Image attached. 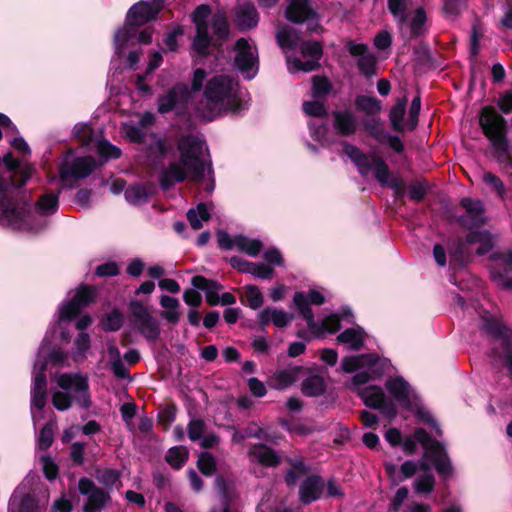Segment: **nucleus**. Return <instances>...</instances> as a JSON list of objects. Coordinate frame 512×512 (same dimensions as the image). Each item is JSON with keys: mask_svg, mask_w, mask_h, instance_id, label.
<instances>
[{"mask_svg": "<svg viewBox=\"0 0 512 512\" xmlns=\"http://www.w3.org/2000/svg\"><path fill=\"white\" fill-rule=\"evenodd\" d=\"M78 486L81 494L88 495L87 502L84 505L85 512H100L110 500L108 493L95 487L94 483L87 478L80 479Z\"/></svg>", "mask_w": 512, "mask_h": 512, "instance_id": "f3484780", "label": "nucleus"}, {"mask_svg": "<svg viewBox=\"0 0 512 512\" xmlns=\"http://www.w3.org/2000/svg\"><path fill=\"white\" fill-rule=\"evenodd\" d=\"M95 148L100 156L108 158H119L121 156V150L116 146L111 145L106 140H96Z\"/></svg>", "mask_w": 512, "mask_h": 512, "instance_id": "6e6d98bb", "label": "nucleus"}, {"mask_svg": "<svg viewBox=\"0 0 512 512\" xmlns=\"http://www.w3.org/2000/svg\"><path fill=\"white\" fill-rule=\"evenodd\" d=\"M205 430V423L200 419H193L188 424V437L195 442L202 438Z\"/></svg>", "mask_w": 512, "mask_h": 512, "instance_id": "bf43d9fd", "label": "nucleus"}, {"mask_svg": "<svg viewBox=\"0 0 512 512\" xmlns=\"http://www.w3.org/2000/svg\"><path fill=\"white\" fill-rule=\"evenodd\" d=\"M407 105V98L403 97L398 99L396 104L390 110V121L393 128L397 131H402L405 127L403 118L405 115Z\"/></svg>", "mask_w": 512, "mask_h": 512, "instance_id": "79ce46f5", "label": "nucleus"}, {"mask_svg": "<svg viewBox=\"0 0 512 512\" xmlns=\"http://www.w3.org/2000/svg\"><path fill=\"white\" fill-rule=\"evenodd\" d=\"M460 204L467 213V218H462L461 220L464 224L475 226L484 223L485 209L480 200L465 197L461 199Z\"/></svg>", "mask_w": 512, "mask_h": 512, "instance_id": "393cba45", "label": "nucleus"}, {"mask_svg": "<svg viewBox=\"0 0 512 512\" xmlns=\"http://www.w3.org/2000/svg\"><path fill=\"white\" fill-rule=\"evenodd\" d=\"M209 15L210 8L207 5H200L192 14L193 22L196 25L197 31L193 41V48L200 55L207 53V49L212 42L208 33V24L206 22Z\"/></svg>", "mask_w": 512, "mask_h": 512, "instance_id": "4468645a", "label": "nucleus"}, {"mask_svg": "<svg viewBox=\"0 0 512 512\" xmlns=\"http://www.w3.org/2000/svg\"><path fill=\"white\" fill-rule=\"evenodd\" d=\"M53 442V424H46L40 431L38 437V445L40 449H47L51 446Z\"/></svg>", "mask_w": 512, "mask_h": 512, "instance_id": "052dcab7", "label": "nucleus"}, {"mask_svg": "<svg viewBox=\"0 0 512 512\" xmlns=\"http://www.w3.org/2000/svg\"><path fill=\"white\" fill-rule=\"evenodd\" d=\"M95 167L96 162L92 157L78 158L70 166H62L60 176L63 182L68 181L69 178H85L92 173Z\"/></svg>", "mask_w": 512, "mask_h": 512, "instance_id": "412c9836", "label": "nucleus"}, {"mask_svg": "<svg viewBox=\"0 0 512 512\" xmlns=\"http://www.w3.org/2000/svg\"><path fill=\"white\" fill-rule=\"evenodd\" d=\"M371 169L374 170V174L376 179L382 184L387 185L389 184V169L388 166L380 159V158H373Z\"/></svg>", "mask_w": 512, "mask_h": 512, "instance_id": "603ef678", "label": "nucleus"}, {"mask_svg": "<svg viewBox=\"0 0 512 512\" xmlns=\"http://www.w3.org/2000/svg\"><path fill=\"white\" fill-rule=\"evenodd\" d=\"M304 112L309 116L323 117L326 115V108L322 102L310 101L303 104Z\"/></svg>", "mask_w": 512, "mask_h": 512, "instance_id": "e2e57ef3", "label": "nucleus"}, {"mask_svg": "<svg viewBox=\"0 0 512 512\" xmlns=\"http://www.w3.org/2000/svg\"><path fill=\"white\" fill-rule=\"evenodd\" d=\"M347 49L352 56H359L357 65L360 72L367 78L372 77L376 70V58L372 53L367 52V45L349 41Z\"/></svg>", "mask_w": 512, "mask_h": 512, "instance_id": "6ab92c4d", "label": "nucleus"}, {"mask_svg": "<svg viewBox=\"0 0 512 512\" xmlns=\"http://www.w3.org/2000/svg\"><path fill=\"white\" fill-rule=\"evenodd\" d=\"M136 325L145 338L149 340L158 338L160 333L158 321L151 315L138 322Z\"/></svg>", "mask_w": 512, "mask_h": 512, "instance_id": "c03bdc74", "label": "nucleus"}, {"mask_svg": "<svg viewBox=\"0 0 512 512\" xmlns=\"http://www.w3.org/2000/svg\"><path fill=\"white\" fill-rule=\"evenodd\" d=\"M334 116V127L339 134L343 136H349L356 132L357 121L348 110L336 111L333 113Z\"/></svg>", "mask_w": 512, "mask_h": 512, "instance_id": "cd10ccee", "label": "nucleus"}, {"mask_svg": "<svg viewBox=\"0 0 512 512\" xmlns=\"http://www.w3.org/2000/svg\"><path fill=\"white\" fill-rule=\"evenodd\" d=\"M313 95L315 97L325 96L329 93L331 86L327 78L324 77H313Z\"/></svg>", "mask_w": 512, "mask_h": 512, "instance_id": "0e129e2a", "label": "nucleus"}, {"mask_svg": "<svg viewBox=\"0 0 512 512\" xmlns=\"http://www.w3.org/2000/svg\"><path fill=\"white\" fill-rule=\"evenodd\" d=\"M131 33L127 26H125L123 29L119 30L115 34V48L116 53L118 55H121L123 53L124 47L128 40L130 39Z\"/></svg>", "mask_w": 512, "mask_h": 512, "instance_id": "774afa93", "label": "nucleus"}, {"mask_svg": "<svg viewBox=\"0 0 512 512\" xmlns=\"http://www.w3.org/2000/svg\"><path fill=\"white\" fill-rule=\"evenodd\" d=\"M97 479L107 488L117 487L120 483V473L115 469H104L98 471Z\"/></svg>", "mask_w": 512, "mask_h": 512, "instance_id": "de8ad7c7", "label": "nucleus"}, {"mask_svg": "<svg viewBox=\"0 0 512 512\" xmlns=\"http://www.w3.org/2000/svg\"><path fill=\"white\" fill-rule=\"evenodd\" d=\"M289 4L285 10V17L297 24L307 23V30L310 33L320 29L317 13L309 7L308 0H288Z\"/></svg>", "mask_w": 512, "mask_h": 512, "instance_id": "9b49d317", "label": "nucleus"}, {"mask_svg": "<svg viewBox=\"0 0 512 512\" xmlns=\"http://www.w3.org/2000/svg\"><path fill=\"white\" fill-rule=\"evenodd\" d=\"M426 22L425 11L421 8L417 9L411 20V35L417 37L424 31V24Z\"/></svg>", "mask_w": 512, "mask_h": 512, "instance_id": "13d9d810", "label": "nucleus"}, {"mask_svg": "<svg viewBox=\"0 0 512 512\" xmlns=\"http://www.w3.org/2000/svg\"><path fill=\"white\" fill-rule=\"evenodd\" d=\"M304 371L301 366H291L275 371L269 378V385L276 390H284L294 384Z\"/></svg>", "mask_w": 512, "mask_h": 512, "instance_id": "4be33fe9", "label": "nucleus"}, {"mask_svg": "<svg viewBox=\"0 0 512 512\" xmlns=\"http://www.w3.org/2000/svg\"><path fill=\"white\" fill-rule=\"evenodd\" d=\"M325 301L324 296L317 290H310L307 294L296 292L293 298L294 305L307 322L311 337L306 336L305 331H299L297 336L309 341L312 337H323L327 333H335L340 328V322L354 323V314L350 307H342L339 312L326 316L321 322L314 320L311 304L321 305Z\"/></svg>", "mask_w": 512, "mask_h": 512, "instance_id": "7ed1b4c3", "label": "nucleus"}, {"mask_svg": "<svg viewBox=\"0 0 512 512\" xmlns=\"http://www.w3.org/2000/svg\"><path fill=\"white\" fill-rule=\"evenodd\" d=\"M44 370L45 363H42L40 370L36 372L33 377L31 388V414L34 423L42 418V409L46 405L47 380Z\"/></svg>", "mask_w": 512, "mask_h": 512, "instance_id": "2eb2a0df", "label": "nucleus"}, {"mask_svg": "<svg viewBox=\"0 0 512 512\" xmlns=\"http://www.w3.org/2000/svg\"><path fill=\"white\" fill-rule=\"evenodd\" d=\"M417 443L421 444L424 457L430 460L436 471L443 478L452 474V466L443 445L433 440L430 435L422 428H417L412 436L405 438L402 443L403 450L407 454H413L416 451Z\"/></svg>", "mask_w": 512, "mask_h": 512, "instance_id": "39448f33", "label": "nucleus"}, {"mask_svg": "<svg viewBox=\"0 0 512 512\" xmlns=\"http://www.w3.org/2000/svg\"><path fill=\"white\" fill-rule=\"evenodd\" d=\"M123 323V315L119 311H112L102 320V327L106 331H117Z\"/></svg>", "mask_w": 512, "mask_h": 512, "instance_id": "4d7b16f0", "label": "nucleus"}, {"mask_svg": "<svg viewBox=\"0 0 512 512\" xmlns=\"http://www.w3.org/2000/svg\"><path fill=\"white\" fill-rule=\"evenodd\" d=\"M388 366H390L388 359H380L375 354L348 356L341 363V367L345 372L351 373L359 368L367 367L376 376L383 374Z\"/></svg>", "mask_w": 512, "mask_h": 512, "instance_id": "ddd939ff", "label": "nucleus"}, {"mask_svg": "<svg viewBox=\"0 0 512 512\" xmlns=\"http://www.w3.org/2000/svg\"><path fill=\"white\" fill-rule=\"evenodd\" d=\"M249 456L253 462H257L268 467L276 466L280 462V457L277 453L270 447L263 444H257L251 447Z\"/></svg>", "mask_w": 512, "mask_h": 512, "instance_id": "bb28decb", "label": "nucleus"}, {"mask_svg": "<svg viewBox=\"0 0 512 512\" xmlns=\"http://www.w3.org/2000/svg\"><path fill=\"white\" fill-rule=\"evenodd\" d=\"M58 207V197L53 193L43 195L35 205L34 211L41 215L54 213Z\"/></svg>", "mask_w": 512, "mask_h": 512, "instance_id": "37998d69", "label": "nucleus"}, {"mask_svg": "<svg viewBox=\"0 0 512 512\" xmlns=\"http://www.w3.org/2000/svg\"><path fill=\"white\" fill-rule=\"evenodd\" d=\"M5 206L8 208L9 212L12 210H15L14 216L20 218L22 220V223L19 226L14 225H8L15 229H28V230H34L38 227H41V224H38V226L34 225V221L36 220V212L31 209L29 205L24 203L23 205H15L10 200L5 202Z\"/></svg>", "mask_w": 512, "mask_h": 512, "instance_id": "b1692460", "label": "nucleus"}, {"mask_svg": "<svg viewBox=\"0 0 512 512\" xmlns=\"http://www.w3.org/2000/svg\"><path fill=\"white\" fill-rule=\"evenodd\" d=\"M91 347L90 336L86 332H80L74 339L71 357L75 362L84 361Z\"/></svg>", "mask_w": 512, "mask_h": 512, "instance_id": "473e14b6", "label": "nucleus"}, {"mask_svg": "<svg viewBox=\"0 0 512 512\" xmlns=\"http://www.w3.org/2000/svg\"><path fill=\"white\" fill-rule=\"evenodd\" d=\"M481 329L499 342L503 349L505 365L512 375V330L508 329L496 311H484L481 314Z\"/></svg>", "mask_w": 512, "mask_h": 512, "instance_id": "6e6552de", "label": "nucleus"}, {"mask_svg": "<svg viewBox=\"0 0 512 512\" xmlns=\"http://www.w3.org/2000/svg\"><path fill=\"white\" fill-rule=\"evenodd\" d=\"M420 108H421V100H420V97L417 96L413 99V101L411 103L410 110H409V116H408V120L406 123V126L410 130H413L418 123V115L420 112Z\"/></svg>", "mask_w": 512, "mask_h": 512, "instance_id": "680f3d73", "label": "nucleus"}, {"mask_svg": "<svg viewBox=\"0 0 512 512\" xmlns=\"http://www.w3.org/2000/svg\"><path fill=\"white\" fill-rule=\"evenodd\" d=\"M59 390L52 394V404L59 411L68 410L75 402L79 407L91 406L88 377L82 373H62L56 377Z\"/></svg>", "mask_w": 512, "mask_h": 512, "instance_id": "20e7f679", "label": "nucleus"}, {"mask_svg": "<svg viewBox=\"0 0 512 512\" xmlns=\"http://www.w3.org/2000/svg\"><path fill=\"white\" fill-rule=\"evenodd\" d=\"M258 20L256 8L250 3L241 4L235 10V24L241 30L255 27Z\"/></svg>", "mask_w": 512, "mask_h": 512, "instance_id": "a878e982", "label": "nucleus"}, {"mask_svg": "<svg viewBox=\"0 0 512 512\" xmlns=\"http://www.w3.org/2000/svg\"><path fill=\"white\" fill-rule=\"evenodd\" d=\"M96 290H78L75 297L59 308V321L69 320L76 316L82 308L86 307L96 297Z\"/></svg>", "mask_w": 512, "mask_h": 512, "instance_id": "a211bd4d", "label": "nucleus"}, {"mask_svg": "<svg viewBox=\"0 0 512 512\" xmlns=\"http://www.w3.org/2000/svg\"><path fill=\"white\" fill-rule=\"evenodd\" d=\"M358 394L366 406L380 410L389 419L396 417V405L386 397L381 387L367 386L359 389Z\"/></svg>", "mask_w": 512, "mask_h": 512, "instance_id": "f8f14e48", "label": "nucleus"}, {"mask_svg": "<svg viewBox=\"0 0 512 512\" xmlns=\"http://www.w3.org/2000/svg\"><path fill=\"white\" fill-rule=\"evenodd\" d=\"M385 388L389 393V400L401 407L413 409L417 406V395L410 384L401 376L390 377L386 380Z\"/></svg>", "mask_w": 512, "mask_h": 512, "instance_id": "1a4fd4ad", "label": "nucleus"}, {"mask_svg": "<svg viewBox=\"0 0 512 512\" xmlns=\"http://www.w3.org/2000/svg\"><path fill=\"white\" fill-rule=\"evenodd\" d=\"M206 78V71L198 68L194 71L191 89L185 85H175L165 95L158 99V112L168 113L178 106H184L193 97L194 93L200 92Z\"/></svg>", "mask_w": 512, "mask_h": 512, "instance_id": "0eeeda50", "label": "nucleus"}, {"mask_svg": "<svg viewBox=\"0 0 512 512\" xmlns=\"http://www.w3.org/2000/svg\"><path fill=\"white\" fill-rule=\"evenodd\" d=\"M187 218L191 227L198 230L202 227L203 222L209 220L210 214L207 206L204 203H200L196 208H192L188 211Z\"/></svg>", "mask_w": 512, "mask_h": 512, "instance_id": "ea45409f", "label": "nucleus"}, {"mask_svg": "<svg viewBox=\"0 0 512 512\" xmlns=\"http://www.w3.org/2000/svg\"><path fill=\"white\" fill-rule=\"evenodd\" d=\"M482 181L489 186L499 197L503 198L505 195V186L502 180L491 172H484L482 174Z\"/></svg>", "mask_w": 512, "mask_h": 512, "instance_id": "3c124183", "label": "nucleus"}, {"mask_svg": "<svg viewBox=\"0 0 512 512\" xmlns=\"http://www.w3.org/2000/svg\"><path fill=\"white\" fill-rule=\"evenodd\" d=\"M74 137L77 138L83 145L89 146L93 143L92 128L86 123H78L73 129Z\"/></svg>", "mask_w": 512, "mask_h": 512, "instance_id": "8fccbe9b", "label": "nucleus"}, {"mask_svg": "<svg viewBox=\"0 0 512 512\" xmlns=\"http://www.w3.org/2000/svg\"><path fill=\"white\" fill-rule=\"evenodd\" d=\"M276 39L282 48H294L300 41L298 30L284 26L277 31Z\"/></svg>", "mask_w": 512, "mask_h": 512, "instance_id": "4c0bfd02", "label": "nucleus"}, {"mask_svg": "<svg viewBox=\"0 0 512 512\" xmlns=\"http://www.w3.org/2000/svg\"><path fill=\"white\" fill-rule=\"evenodd\" d=\"M325 390L324 379L320 375H311L302 382V392L306 396L321 395Z\"/></svg>", "mask_w": 512, "mask_h": 512, "instance_id": "58836bf2", "label": "nucleus"}, {"mask_svg": "<svg viewBox=\"0 0 512 512\" xmlns=\"http://www.w3.org/2000/svg\"><path fill=\"white\" fill-rule=\"evenodd\" d=\"M235 247L251 257H256L263 249V244L258 239H251L244 235L234 237Z\"/></svg>", "mask_w": 512, "mask_h": 512, "instance_id": "72a5a7b5", "label": "nucleus"}, {"mask_svg": "<svg viewBox=\"0 0 512 512\" xmlns=\"http://www.w3.org/2000/svg\"><path fill=\"white\" fill-rule=\"evenodd\" d=\"M242 301L247 303V305L252 309H257L263 304V296L260 290H246Z\"/></svg>", "mask_w": 512, "mask_h": 512, "instance_id": "69168bd1", "label": "nucleus"}, {"mask_svg": "<svg viewBox=\"0 0 512 512\" xmlns=\"http://www.w3.org/2000/svg\"><path fill=\"white\" fill-rule=\"evenodd\" d=\"M409 491L406 487L399 488L389 505L390 512H399L404 501L408 498Z\"/></svg>", "mask_w": 512, "mask_h": 512, "instance_id": "338daca9", "label": "nucleus"}, {"mask_svg": "<svg viewBox=\"0 0 512 512\" xmlns=\"http://www.w3.org/2000/svg\"><path fill=\"white\" fill-rule=\"evenodd\" d=\"M356 105L370 115L377 114L381 110V103L375 97L359 96L356 99Z\"/></svg>", "mask_w": 512, "mask_h": 512, "instance_id": "49530a36", "label": "nucleus"}, {"mask_svg": "<svg viewBox=\"0 0 512 512\" xmlns=\"http://www.w3.org/2000/svg\"><path fill=\"white\" fill-rule=\"evenodd\" d=\"M337 340L351 350H359L364 345L365 332L360 326L348 328L337 336Z\"/></svg>", "mask_w": 512, "mask_h": 512, "instance_id": "c85d7f7f", "label": "nucleus"}, {"mask_svg": "<svg viewBox=\"0 0 512 512\" xmlns=\"http://www.w3.org/2000/svg\"><path fill=\"white\" fill-rule=\"evenodd\" d=\"M240 107L238 83L230 76L218 75L207 81L203 99L195 103L194 110L198 117L212 120L223 113L235 112Z\"/></svg>", "mask_w": 512, "mask_h": 512, "instance_id": "f257e3e1", "label": "nucleus"}, {"mask_svg": "<svg viewBox=\"0 0 512 512\" xmlns=\"http://www.w3.org/2000/svg\"><path fill=\"white\" fill-rule=\"evenodd\" d=\"M17 167H18V161L16 159H14L10 153L4 156L1 177L3 179V182L8 184V189L10 187H20V186L24 185L28 178V176L21 175L20 182H16L14 180V178L16 176V174L14 173V170Z\"/></svg>", "mask_w": 512, "mask_h": 512, "instance_id": "c756f323", "label": "nucleus"}, {"mask_svg": "<svg viewBox=\"0 0 512 512\" xmlns=\"http://www.w3.org/2000/svg\"><path fill=\"white\" fill-rule=\"evenodd\" d=\"M204 143L193 135L181 137L178 142L180 159L162 172L161 185L169 189L174 183L186 179L200 182L205 174L206 164L202 158Z\"/></svg>", "mask_w": 512, "mask_h": 512, "instance_id": "f03ea898", "label": "nucleus"}, {"mask_svg": "<svg viewBox=\"0 0 512 512\" xmlns=\"http://www.w3.org/2000/svg\"><path fill=\"white\" fill-rule=\"evenodd\" d=\"M466 243L468 245L478 244L479 247L476 249V253L484 255L492 249L493 238L488 231H475L467 235Z\"/></svg>", "mask_w": 512, "mask_h": 512, "instance_id": "7c9ffc66", "label": "nucleus"}, {"mask_svg": "<svg viewBox=\"0 0 512 512\" xmlns=\"http://www.w3.org/2000/svg\"><path fill=\"white\" fill-rule=\"evenodd\" d=\"M323 481L320 476L307 477L299 487V497L303 504H310L320 498Z\"/></svg>", "mask_w": 512, "mask_h": 512, "instance_id": "5701e85b", "label": "nucleus"}, {"mask_svg": "<svg viewBox=\"0 0 512 512\" xmlns=\"http://www.w3.org/2000/svg\"><path fill=\"white\" fill-rule=\"evenodd\" d=\"M148 194L144 187L140 185H133L126 189L125 198L132 204H141L147 200Z\"/></svg>", "mask_w": 512, "mask_h": 512, "instance_id": "5fc2aeb1", "label": "nucleus"}, {"mask_svg": "<svg viewBox=\"0 0 512 512\" xmlns=\"http://www.w3.org/2000/svg\"><path fill=\"white\" fill-rule=\"evenodd\" d=\"M211 27L217 40H224L229 32L226 17L223 13L218 12L213 15Z\"/></svg>", "mask_w": 512, "mask_h": 512, "instance_id": "a18cd8bd", "label": "nucleus"}, {"mask_svg": "<svg viewBox=\"0 0 512 512\" xmlns=\"http://www.w3.org/2000/svg\"><path fill=\"white\" fill-rule=\"evenodd\" d=\"M206 294V300L211 305H218L221 304L223 306L230 305L235 303L236 298L233 294L226 292L223 293L221 297L218 295V290H205Z\"/></svg>", "mask_w": 512, "mask_h": 512, "instance_id": "09e8293b", "label": "nucleus"}, {"mask_svg": "<svg viewBox=\"0 0 512 512\" xmlns=\"http://www.w3.org/2000/svg\"><path fill=\"white\" fill-rule=\"evenodd\" d=\"M189 451L185 446L171 447L166 456V462L174 469H180L188 460Z\"/></svg>", "mask_w": 512, "mask_h": 512, "instance_id": "e433bc0d", "label": "nucleus"}, {"mask_svg": "<svg viewBox=\"0 0 512 512\" xmlns=\"http://www.w3.org/2000/svg\"><path fill=\"white\" fill-rule=\"evenodd\" d=\"M235 67L245 74L246 78L252 79L258 70L257 49L250 45L246 39L241 38L235 45Z\"/></svg>", "mask_w": 512, "mask_h": 512, "instance_id": "9d476101", "label": "nucleus"}, {"mask_svg": "<svg viewBox=\"0 0 512 512\" xmlns=\"http://www.w3.org/2000/svg\"><path fill=\"white\" fill-rule=\"evenodd\" d=\"M199 470L207 476L212 475L216 469L215 458L208 452H202L197 461Z\"/></svg>", "mask_w": 512, "mask_h": 512, "instance_id": "864d4df0", "label": "nucleus"}, {"mask_svg": "<svg viewBox=\"0 0 512 512\" xmlns=\"http://www.w3.org/2000/svg\"><path fill=\"white\" fill-rule=\"evenodd\" d=\"M301 53L304 57H310L309 60L303 62L300 59L288 61V69L294 73L297 71L310 72L319 66V60L322 56V47L316 41L304 42L301 45Z\"/></svg>", "mask_w": 512, "mask_h": 512, "instance_id": "dca6fc26", "label": "nucleus"}, {"mask_svg": "<svg viewBox=\"0 0 512 512\" xmlns=\"http://www.w3.org/2000/svg\"><path fill=\"white\" fill-rule=\"evenodd\" d=\"M291 319L292 316L282 310L277 309L267 308L260 313L261 323L267 324L269 321H272L277 327L286 326L291 321Z\"/></svg>", "mask_w": 512, "mask_h": 512, "instance_id": "c9c22d12", "label": "nucleus"}, {"mask_svg": "<svg viewBox=\"0 0 512 512\" xmlns=\"http://www.w3.org/2000/svg\"><path fill=\"white\" fill-rule=\"evenodd\" d=\"M172 147L173 145L168 139L155 134L150 135L148 143L150 157H164L170 150H172Z\"/></svg>", "mask_w": 512, "mask_h": 512, "instance_id": "f704fd0d", "label": "nucleus"}, {"mask_svg": "<svg viewBox=\"0 0 512 512\" xmlns=\"http://www.w3.org/2000/svg\"><path fill=\"white\" fill-rule=\"evenodd\" d=\"M161 9L159 3L139 2L127 14V25L140 26L156 17Z\"/></svg>", "mask_w": 512, "mask_h": 512, "instance_id": "aec40b11", "label": "nucleus"}, {"mask_svg": "<svg viewBox=\"0 0 512 512\" xmlns=\"http://www.w3.org/2000/svg\"><path fill=\"white\" fill-rule=\"evenodd\" d=\"M412 6V0H388V9L397 20L400 29L408 22V11Z\"/></svg>", "mask_w": 512, "mask_h": 512, "instance_id": "2f4dec72", "label": "nucleus"}, {"mask_svg": "<svg viewBox=\"0 0 512 512\" xmlns=\"http://www.w3.org/2000/svg\"><path fill=\"white\" fill-rule=\"evenodd\" d=\"M479 123L498 157L510 160L512 158V149L506 138L505 119L494 108L487 106L482 109Z\"/></svg>", "mask_w": 512, "mask_h": 512, "instance_id": "423d86ee", "label": "nucleus"}, {"mask_svg": "<svg viewBox=\"0 0 512 512\" xmlns=\"http://www.w3.org/2000/svg\"><path fill=\"white\" fill-rule=\"evenodd\" d=\"M425 472L414 483L415 491L419 494L430 493L434 488V477L429 471L428 465L423 461L420 464Z\"/></svg>", "mask_w": 512, "mask_h": 512, "instance_id": "a19ab883", "label": "nucleus"}]
</instances>
